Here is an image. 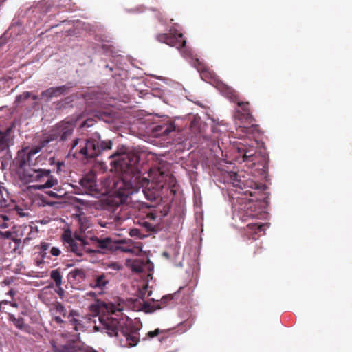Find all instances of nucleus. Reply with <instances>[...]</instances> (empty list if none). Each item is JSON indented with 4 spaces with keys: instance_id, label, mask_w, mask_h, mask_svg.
<instances>
[{
    "instance_id": "60",
    "label": "nucleus",
    "mask_w": 352,
    "mask_h": 352,
    "mask_svg": "<svg viewBox=\"0 0 352 352\" xmlns=\"http://www.w3.org/2000/svg\"><path fill=\"white\" fill-rule=\"evenodd\" d=\"M250 196H253V194L252 192H250Z\"/></svg>"
},
{
    "instance_id": "5",
    "label": "nucleus",
    "mask_w": 352,
    "mask_h": 352,
    "mask_svg": "<svg viewBox=\"0 0 352 352\" xmlns=\"http://www.w3.org/2000/svg\"><path fill=\"white\" fill-rule=\"evenodd\" d=\"M158 217L157 210L155 208H149L148 212L146 214V217L139 220L138 222L141 226V228L131 229L129 231L130 236L138 239H144L149 236L151 233L156 232L157 223H151L150 221L155 222Z\"/></svg>"
},
{
    "instance_id": "42",
    "label": "nucleus",
    "mask_w": 352,
    "mask_h": 352,
    "mask_svg": "<svg viewBox=\"0 0 352 352\" xmlns=\"http://www.w3.org/2000/svg\"><path fill=\"white\" fill-rule=\"evenodd\" d=\"M114 222L116 223V225L120 224L122 221H123L125 219V217H121L118 214H114L113 216Z\"/></svg>"
},
{
    "instance_id": "23",
    "label": "nucleus",
    "mask_w": 352,
    "mask_h": 352,
    "mask_svg": "<svg viewBox=\"0 0 352 352\" xmlns=\"http://www.w3.org/2000/svg\"><path fill=\"white\" fill-rule=\"evenodd\" d=\"M82 350L78 342H71L61 346L60 352H79Z\"/></svg>"
},
{
    "instance_id": "6",
    "label": "nucleus",
    "mask_w": 352,
    "mask_h": 352,
    "mask_svg": "<svg viewBox=\"0 0 352 352\" xmlns=\"http://www.w3.org/2000/svg\"><path fill=\"white\" fill-rule=\"evenodd\" d=\"M61 240L65 248L78 256H82L84 253H100L99 250H94L87 247V243H85V239L81 236H76L73 238L70 231L65 232L61 236Z\"/></svg>"
},
{
    "instance_id": "47",
    "label": "nucleus",
    "mask_w": 352,
    "mask_h": 352,
    "mask_svg": "<svg viewBox=\"0 0 352 352\" xmlns=\"http://www.w3.org/2000/svg\"><path fill=\"white\" fill-rule=\"evenodd\" d=\"M7 201L5 199L0 200V209L6 208L7 207Z\"/></svg>"
},
{
    "instance_id": "54",
    "label": "nucleus",
    "mask_w": 352,
    "mask_h": 352,
    "mask_svg": "<svg viewBox=\"0 0 352 352\" xmlns=\"http://www.w3.org/2000/svg\"><path fill=\"white\" fill-rule=\"evenodd\" d=\"M18 214H19L20 216H21V217L25 216V214H24L23 212H19V211H18Z\"/></svg>"
},
{
    "instance_id": "38",
    "label": "nucleus",
    "mask_w": 352,
    "mask_h": 352,
    "mask_svg": "<svg viewBox=\"0 0 352 352\" xmlns=\"http://www.w3.org/2000/svg\"><path fill=\"white\" fill-rule=\"evenodd\" d=\"M41 97L45 98L47 102L53 98L52 91L50 90V88L47 89L46 90L43 91L41 93Z\"/></svg>"
},
{
    "instance_id": "32",
    "label": "nucleus",
    "mask_w": 352,
    "mask_h": 352,
    "mask_svg": "<svg viewBox=\"0 0 352 352\" xmlns=\"http://www.w3.org/2000/svg\"><path fill=\"white\" fill-rule=\"evenodd\" d=\"M231 179L232 180L233 184L236 186H239L242 188L243 185L244 186H245L244 182L241 179H239V175L236 173H233L231 175Z\"/></svg>"
},
{
    "instance_id": "58",
    "label": "nucleus",
    "mask_w": 352,
    "mask_h": 352,
    "mask_svg": "<svg viewBox=\"0 0 352 352\" xmlns=\"http://www.w3.org/2000/svg\"><path fill=\"white\" fill-rule=\"evenodd\" d=\"M87 122H88V120L85 121V122H84V124H83V125H84V126L87 125V126H89V124H87Z\"/></svg>"
},
{
    "instance_id": "33",
    "label": "nucleus",
    "mask_w": 352,
    "mask_h": 352,
    "mask_svg": "<svg viewBox=\"0 0 352 352\" xmlns=\"http://www.w3.org/2000/svg\"><path fill=\"white\" fill-rule=\"evenodd\" d=\"M3 305H10L12 307L18 308L19 304L16 302L13 301H8L6 300H3L0 301V313L6 312L4 311V308H3Z\"/></svg>"
},
{
    "instance_id": "30",
    "label": "nucleus",
    "mask_w": 352,
    "mask_h": 352,
    "mask_svg": "<svg viewBox=\"0 0 352 352\" xmlns=\"http://www.w3.org/2000/svg\"><path fill=\"white\" fill-rule=\"evenodd\" d=\"M258 125L252 124L250 126H239L238 131L244 132L247 134H252L258 129Z\"/></svg>"
},
{
    "instance_id": "14",
    "label": "nucleus",
    "mask_w": 352,
    "mask_h": 352,
    "mask_svg": "<svg viewBox=\"0 0 352 352\" xmlns=\"http://www.w3.org/2000/svg\"><path fill=\"white\" fill-rule=\"evenodd\" d=\"M235 102L237 104L238 107L234 113V118L241 123L248 122L251 124L254 119L250 109V103L248 102H241L239 98Z\"/></svg>"
},
{
    "instance_id": "53",
    "label": "nucleus",
    "mask_w": 352,
    "mask_h": 352,
    "mask_svg": "<svg viewBox=\"0 0 352 352\" xmlns=\"http://www.w3.org/2000/svg\"><path fill=\"white\" fill-rule=\"evenodd\" d=\"M1 227L2 228H7L8 227V224L6 223H3L2 225H1Z\"/></svg>"
},
{
    "instance_id": "11",
    "label": "nucleus",
    "mask_w": 352,
    "mask_h": 352,
    "mask_svg": "<svg viewBox=\"0 0 352 352\" xmlns=\"http://www.w3.org/2000/svg\"><path fill=\"white\" fill-rule=\"evenodd\" d=\"M192 65L199 72L201 79L204 81L213 85L214 87L217 85V81H221L215 72L199 59H194Z\"/></svg>"
},
{
    "instance_id": "37",
    "label": "nucleus",
    "mask_w": 352,
    "mask_h": 352,
    "mask_svg": "<svg viewBox=\"0 0 352 352\" xmlns=\"http://www.w3.org/2000/svg\"><path fill=\"white\" fill-rule=\"evenodd\" d=\"M61 254V250L58 247L51 246L50 249V256L58 257Z\"/></svg>"
},
{
    "instance_id": "20",
    "label": "nucleus",
    "mask_w": 352,
    "mask_h": 352,
    "mask_svg": "<svg viewBox=\"0 0 352 352\" xmlns=\"http://www.w3.org/2000/svg\"><path fill=\"white\" fill-rule=\"evenodd\" d=\"M86 278L85 270L82 268H75L71 270L68 274V279L73 283H81Z\"/></svg>"
},
{
    "instance_id": "36",
    "label": "nucleus",
    "mask_w": 352,
    "mask_h": 352,
    "mask_svg": "<svg viewBox=\"0 0 352 352\" xmlns=\"http://www.w3.org/2000/svg\"><path fill=\"white\" fill-rule=\"evenodd\" d=\"M12 130H13V126H9L8 127L4 132H1L0 131V135L1 136H6L8 139V142L9 143H12V139L11 138V133L12 132Z\"/></svg>"
},
{
    "instance_id": "21",
    "label": "nucleus",
    "mask_w": 352,
    "mask_h": 352,
    "mask_svg": "<svg viewBox=\"0 0 352 352\" xmlns=\"http://www.w3.org/2000/svg\"><path fill=\"white\" fill-rule=\"evenodd\" d=\"M173 300V296L171 295L164 296L162 298L160 302H157L156 305L153 306H151V305L147 302H144L143 307L145 310L148 311H153L156 309H160L166 306L168 301Z\"/></svg>"
},
{
    "instance_id": "9",
    "label": "nucleus",
    "mask_w": 352,
    "mask_h": 352,
    "mask_svg": "<svg viewBox=\"0 0 352 352\" xmlns=\"http://www.w3.org/2000/svg\"><path fill=\"white\" fill-rule=\"evenodd\" d=\"M156 39L177 49H181L186 46V41L183 34L177 32L175 29H170L169 33H161L156 35Z\"/></svg>"
},
{
    "instance_id": "46",
    "label": "nucleus",
    "mask_w": 352,
    "mask_h": 352,
    "mask_svg": "<svg viewBox=\"0 0 352 352\" xmlns=\"http://www.w3.org/2000/svg\"><path fill=\"white\" fill-rule=\"evenodd\" d=\"M86 296L87 297H91V298H96L97 296H98V294L96 292H87L86 293Z\"/></svg>"
},
{
    "instance_id": "48",
    "label": "nucleus",
    "mask_w": 352,
    "mask_h": 352,
    "mask_svg": "<svg viewBox=\"0 0 352 352\" xmlns=\"http://www.w3.org/2000/svg\"><path fill=\"white\" fill-rule=\"evenodd\" d=\"M56 288H57V293H58V294L60 296H62L64 294V293H65L64 289L62 288L61 286L56 287Z\"/></svg>"
},
{
    "instance_id": "19",
    "label": "nucleus",
    "mask_w": 352,
    "mask_h": 352,
    "mask_svg": "<svg viewBox=\"0 0 352 352\" xmlns=\"http://www.w3.org/2000/svg\"><path fill=\"white\" fill-rule=\"evenodd\" d=\"M79 317L80 315L78 311L74 309L71 310L67 316V318L69 319L70 324L72 326V329L76 331H80L84 328L82 321L79 319Z\"/></svg>"
},
{
    "instance_id": "51",
    "label": "nucleus",
    "mask_w": 352,
    "mask_h": 352,
    "mask_svg": "<svg viewBox=\"0 0 352 352\" xmlns=\"http://www.w3.org/2000/svg\"><path fill=\"white\" fill-rule=\"evenodd\" d=\"M84 352H98L96 350H94L92 348H88V349H86Z\"/></svg>"
},
{
    "instance_id": "59",
    "label": "nucleus",
    "mask_w": 352,
    "mask_h": 352,
    "mask_svg": "<svg viewBox=\"0 0 352 352\" xmlns=\"http://www.w3.org/2000/svg\"><path fill=\"white\" fill-rule=\"evenodd\" d=\"M3 308H4V311H6L5 313H7V311H6V305H3Z\"/></svg>"
},
{
    "instance_id": "12",
    "label": "nucleus",
    "mask_w": 352,
    "mask_h": 352,
    "mask_svg": "<svg viewBox=\"0 0 352 352\" xmlns=\"http://www.w3.org/2000/svg\"><path fill=\"white\" fill-rule=\"evenodd\" d=\"M85 243H87V247L96 248L104 251H113L118 249L116 242L113 241L109 237L100 239L97 236L90 237L88 240L85 239Z\"/></svg>"
},
{
    "instance_id": "62",
    "label": "nucleus",
    "mask_w": 352,
    "mask_h": 352,
    "mask_svg": "<svg viewBox=\"0 0 352 352\" xmlns=\"http://www.w3.org/2000/svg\"><path fill=\"white\" fill-rule=\"evenodd\" d=\"M102 226H103V227H107L106 224H104V225H102Z\"/></svg>"
},
{
    "instance_id": "7",
    "label": "nucleus",
    "mask_w": 352,
    "mask_h": 352,
    "mask_svg": "<svg viewBox=\"0 0 352 352\" xmlns=\"http://www.w3.org/2000/svg\"><path fill=\"white\" fill-rule=\"evenodd\" d=\"M74 129L75 124L73 122L61 121L53 126L50 134L41 140L43 146L45 147L50 142L58 139L62 142L67 140L72 135Z\"/></svg>"
},
{
    "instance_id": "52",
    "label": "nucleus",
    "mask_w": 352,
    "mask_h": 352,
    "mask_svg": "<svg viewBox=\"0 0 352 352\" xmlns=\"http://www.w3.org/2000/svg\"><path fill=\"white\" fill-rule=\"evenodd\" d=\"M30 97H32V98L34 100H38V96H37V95H32V94H31V96H30Z\"/></svg>"
},
{
    "instance_id": "44",
    "label": "nucleus",
    "mask_w": 352,
    "mask_h": 352,
    "mask_svg": "<svg viewBox=\"0 0 352 352\" xmlns=\"http://www.w3.org/2000/svg\"><path fill=\"white\" fill-rule=\"evenodd\" d=\"M120 249L125 252H133L134 248L133 247L127 246V247H121Z\"/></svg>"
},
{
    "instance_id": "16",
    "label": "nucleus",
    "mask_w": 352,
    "mask_h": 352,
    "mask_svg": "<svg viewBox=\"0 0 352 352\" xmlns=\"http://www.w3.org/2000/svg\"><path fill=\"white\" fill-rule=\"evenodd\" d=\"M96 175L93 173L85 175L79 182L82 187V193L96 195L98 194L96 188Z\"/></svg>"
},
{
    "instance_id": "27",
    "label": "nucleus",
    "mask_w": 352,
    "mask_h": 352,
    "mask_svg": "<svg viewBox=\"0 0 352 352\" xmlns=\"http://www.w3.org/2000/svg\"><path fill=\"white\" fill-rule=\"evenodd\" d=\"M54 187V188L53 190H48L46 192V194L50 197L54 198H62L66 195L65 190L59 188L58 185Z\"/></svg>"
},
{
    "instance_id": "18",
    "label": "nucleus",
    "mask_w": 352,
    "mask_h": 352,
    "mask_svg": "<svg viewBox=\"0 0 352 352\" xmlns=\"http://www.w3.org/2000/svg\"><path fill=\"white\" fill-rule=\"evenodd\" d=\"M50 313L53 316V320L57 324L64 323V320L61 318L67 317V310L62 303L60 302H55L50 307Z\"/></svg>"
},
{
    "instance_id": "22",
    "label": "nucleus",
    "mask_w": 352,
    "mask_h": 352,
    "mask_svg": "<svg viewBox=\"0 0 352 352\" xmlns=\"http://www.w3.org/2000/svg\"><path fill=\"white\" fill-rule=\"evenodd\" d=\"M175 126L173 123H166L163 125H157L155 127V131L159 135H168L170 133L175 131Z\"/></svg>"
},
{
    "instance_id": "49",
    "label": "nucleus",
    "mask_w": 352,
    "mask_h": 352,
    "mask_svg": "<svg viewBox=\"0 0 352 352\" xmlns=\"http://www.w3.org/2000/svg\"><path fill=\"white\" fill-rule=\"evenodd\" d=\"M181 324L186 327V329H190L192 327V323L190 321H185Z\"/></svg>"
},
{
    "instance_id": "35",
    "label": "nucleus",
    "mask_w": 352,
    "mask_h": 352,
    "mask_svg": "<svg viewBox=\"0 0 352 352\" xmlns=\"http://www.w3.org/2000/svg\"><path fill=\"white\" fill-rule=\"evenodd\" d=\"M31 96V92L24 91L21 94L19 95L16 98V102L20 103L22 101H25Z\"/></svg>"
},
{
    "instance_id": "15",
    "label": "nucleus",
    "mask_w": 352,
    "mask_h": 352,
    "mask_svg": "<svg viewBox=\"0 0 352 352\" xmlns=\"http://www.w3.org/2000/svg\"><path fill=\"white\" fill-rule=\"evenodd\" d=\"M109 283V276L108 274L96 272L91 276L89 286L94 289H98V294H102Z\"/></svg>"
},
{
    "instance_id": "45",
    "label": "nucleus",
    "mask_w": 352,
    "mask_h": 352,
    "mask_svg": "<svg viewBox=\"0 0 352 352\" xmlns=\"http://www.w3.org/2000/svg\"><path fill=\"white\" fill-rule=\"evenodd\" d=\"M16 292L14 289H10L9 292L7 293L8 295L11 296V298H12L11 301H13V302H16L15 300H14V297L16 295Z\"/></svg>"
},
{
    "instance_id": "26",
    "label": "nucleus",
    "mask_w": 352,
    "mask_h": 352,
    "mask_svg": "<svg viewBox=\"0 0 352 352\" xmlns=\"http://www.w3.org/2000/svg\"><path fill=\"white\" fill-rule=\"evenodd\" d=\"M8 319L10 322H12L18 329H23L24 328L25 323L23 318H16L14 314L8 313Z\"/></svg>"
},
{
    "instance_id": "31",
    "label": "nucleus",
    "mask_w": 352,
    "mask_h": 352,
    "mask_svg": "<svg viewBox=\"0 0 352 352\" xmlns=\"http://www.w3.org/2000/svg\"><path fill=\"white\" fill-rule=\"evenodd\" d=\"M10 144L6 136H0V153L8 149Z\"/></svg>"
},
{
    "instance_id": "1",
    "label": "nucleus",
    "mask_w": 352,
    "mask_h": 352,
    "mask_svg": "<svg viewBox=\"0 0 352 352\" xmlns=\"http://www.w3.org/2000/svg\"><path fill=\"white\" fill-rule=\"evenodd\" d=\"M111 164L115 171L121 175V184L126 188L138 191L142 188V192L150 201H155L160 197L164 191V184L157 178L153 171L150 182L144 177L139 170V154L134 151H128L125 147H122L111 155Z\"/></svg>"
},
{
    "instance_id": "41",
    "label": "nucleus",
    "mask_w": 352,
    "mask_h": 352,
    "mask_svg": "<svg viewBox=\"0 0 352 352\" xmlns=\"http://www.w3.org/2000/svg\"><path fill=\"white\" fill-rule=\"evenodd\" d=\"M39 255L41 258V261L38 262V265L44 262L45 259H52V257L50 256V254H47V252H43L41 250H39Z\"/></svg>"
},
{
    "instance_id": "2",
    "label": "nucleus",
    "mask_w": 352,
    "mask_h": 352,
    "mask_svg": "<svg viewBox=\"0 0 352 352\" xmlns=\"http://www.w3.org/2000/svg\"><path fill=\"white\" fill-rule=\"evenodd\" d=\"M89 310L93 316H98L99 324L94 329L102 331L109 336L117 337L121 346H134L140 341L138 329L132 324L127 316H124L122 310L116 308L113 303L97 300L89 305Z\"/></svg>"
},
{
    "instance_id": "39",
    "label": "nucleus",
    "mask_w": 352,
    "mask_h": 352,
    "mask_svg": "<svg viewBox=\"0 0 352 352\" xmlns=\"http://www.w3.org/2000/svg\"><path fill=\"white\" fill-rule=\"evenodd\" d=\"M167 331H166V330H161L160 329H156L154 331H148L147 333V336L149 338H153L160 333H166Z\"/></svg>"
},
{
    "instance_id": "56",
    "label": "nucleus",
    "mask_w": 352,
    "mask_h": 352,
    "mask_svg": "<svg viewBox=\"0 0 352 352\" xmlns=\"http://www.w3.org/2000/svg\"><path fill=\"white\" fill-rule=\"evenodd\" d=\"M4 221H8L9 219L6 216L3 217Z\"/></svg>"
},
{
    "instance_id": "40",
    "label": "nucleus",
    "mask_w": 352,
    "mask_h": 352,
    "mask_svg": "<svg viewBox=\"0 0 352 352\" xmlns=\"http://www.w3.org/2000/svg\"><path fill=\"white\" fill-rule=\"evenodd\" d=\"M51 247V244L50 243L47 242H41L40 245L38 247V248L43 252H47V254H50V249Z\"/></svg>"
},
{
    "instance_id": "28",
    "label": "nucleus",
    "mask_w": 352,
    "mask_h": 352,
    "mask_svg": "<svg viewBox=\"0 0 352 352\" xmlns=\"http://www.w3.org/2000/svg\"><path fill=\"white\" fill-rule=\"evenodd\" d=\"M50 278L55 283L56 287L62 286L63 276H62L59 270L56 269V270H52L50 272Z\"/></svg>"
},
{
    "instance_id": "55",
    "label": "nucleus",
    "mask_w": 352,
    "mask_h": 352,
    "mask_svg": "<svg viewBox=\"0 0 352 352\" xmlns=\"http://www.w3.org/2000/svg\"><path fill=\"white\" fill-rule=\"evenodd\" d=\"M253 184H254V187H255V188H256V189H258V186H259V185H258V184H256V183H254Z\"/></svg>"
},
{
    "instance_id": "29",
    "label": "nucleus",
    "mask_w": 352,
    "mask_h": 352,
    "mask_svg": "<svg viewBox=\"0 0 352 352\" xmlns=\"http://www.w3.org/2000/svg\"><path fill=\"white\" fill-rule=\"evenodd\" d=\"M145 265L144 261L136 259L133 262L131 269L135 272H142L144 270Z\"/></svg>"
},
{
    "instance_id": "61",
    "label": "nucleus",
    "mask_w": 352,
    "mask_h": 352,
    "mask_svg": "<svg viewBox=\"0 0 352 352\" xmlns=\"http://www.w3.org/2000/svg\"><path fill=\"white\" fill-rule=\"evenodd\" d=\"M146 289H147V286H145V287H144V290H146Z\"/></svg>"
},
{
    "instance_id": "34",
    "label": "nucleus",
    "mask_w": 352,
    "mask_h": 352,
    "mask_svg": "<svg viewBox=\"0 0 352 352\" xmlns=\"http://www.w3.org/2000/svg\"><path fill=\"white\" fill-rule=\"evenodd\" d=\"M155 209L158 210V214H160V219L161 220L162 217H166L168 214V212L170 210V206L168 204H166L163 208H155Z\"/></svg>"
},
{
    "instance_id": "24",
    "label": "nucleus",
    "mask_w": 352,
    "mask_h": 352,
    "mask_svg": "<svg viewBox=\"0 0 352 352\" xmlns=\"http://www.w3.org/2000/svg\"><path fill=\"white\" fill-rule=\"evenodd\" d=\"M71 86L64 85L59 87H50L53 97H58L68 92Z\"/></svg>"
},
{
    "instance_id": "50",
    "label": "nucleus",
    "mask_w": 352,
    "mask_h": 352,
    "mask_svg": "<svg viewBox=\"0 0 352 352\" xmlns=\"http://www.w3.org/2000/svg\"><path fill=\"white\" fill-rule=\"evenodd\" d=\"M64 166V162H58L57 164H56V167H57V172H59L60 170V168L62 166Z\"/></svg>"
},
{
    "instance_id": "10",
    "label": "nucleus",
    "mask_w": 352,
    "mask_h": 352,
    "mask_svg": "<svg viewBox=\"0 0 352 352\" xmlns=\"http://www.w3.org/2000/svg\"><path fill=\"white\" fill-rule=\"evenodd\" d=\"M238 158L241 157L242 162H245L250 167L254 166L259 163L260 153L257 152L254 146L241 144L237 146Z\"/></svg>"
},
{
    "instance_id": "17",
    "label": "nucleus",
    "mask_w": 352,
    "mask_h": 352,
    "mask_svg": "<svg viewBox=\"0 0 352 352\" xmlns=\"http://www.w3.org/2000/svg\"><path fill=\"white\" fill-rule=\"evenodd\" d=\"M225 97L229 99L231 102H234L238 101L239 96L237 92L230 86L221 81H217V85L215 87Z\"/></svg>"
},
{
    "instance_id": "4",
    "label": "nucleus",
    "mask_w": 352,
    "mask_h": 352,
    "mask_svg": "<svg viewBox=\"0 0 352 352\" xmlns=\"http://www.w3.org/2000/svg\"><path fill=\"white\" fill-rule=\"evenodd\" d=\"M33 167L23 170L22 178L26 183H38L34 186L37 189L53 188L58 184V180L51 175L50 170Z\"/></svg>"
},
{
    "instance_id": "43",
    "label": "nucleus",
    "mask_w": 352,
    "mask_h": 352,
    "mask_svg": "<svg viewBox=\"0 0 352 352\" xmlns=\"http://www.w3.org/2000/svg\"><path fill=\"white\" fill-rule=\"evenodd\" d=\"M0 234L4 239H9L11 236L12 233L10 231H6V232H0Z\"/></svg>"
},
{
    "instance_id": "8",
    "label": "nucleus",
    "mask_w": 352,
    "mask_h": 352,
    "mask_svg": "<svg viewBox=\"0 0 352 352\" xmlns=\"http://www.w3.org/2000/svg\"><path fill=\"white\" fill-rule=\"evenodd\" d=\"M45 146H43V144L39 141L38 144L33 146L31 149L28 147L23 148L17 152L16 157L14 159V163L19 168L26 169L25 167L35 166L36 165V161L38 157H36L34 161L32 157L39 153Z\"/></svg>"
},
{
    "instance_id": "25",
    "label": "nucleus",
    "mask_w": 352,
    "mask_h": 352,
    "mask_svg": "<svg viewBox=\"0 0 352 352\" xmlns=\"http://www.w3.org/2000/svg\"><path fill=\"white\" fill-rule=\"evenodd\" d=\"M264 224L249 223L247 226V232L250 234H256L264 231Z\"/></svg>"
},
{
    "instance_id": "57",
    "label": "nucleus",
    "mask_w": 352,
    "mask_h": 352,
    "mask_svg": "<svg viewBox=\"0 0 352 352\" xmlns=\"http://www.w3.org/2000/svg\"><path fill=\"white\" fill-rule=\"evenodd\" d=\"M6 0H0V6L5 2Z\"/></svg>"
},
{
    "instance_id": "3",
    "label": "nucleus",
    "mask_w": 352,
    "mask_h": 352,
    "mask_svg": "<svg viewBox=\"0 0 352 352\" xmlns=\"http://www.w3.org/2000/svg\"><path fill=\"white\" fill-rule=\"evenodd\" d=\"M111 140H102L100 133L95 132L87 139L74 140L69 154L73 155L74 157H78V155H80L86 160L94 159L103 151L111 149Z\"/></svg>"
},
{
    "instance_id": "13",
    "label": "nucleus",
    "mask_w": 352,
    "mask_h": 352,
    "mask_svg": "<svg viewBox=\"0 0 352 352\" xmlns=\"http://www.w3.org/2000/svg\"><path fill=\"white\" fill-rule=\"evenodd\" d=\"M154 174L157 178L162 181V184H164V190H169L170 194L174 196L177 190L175 189L177 180L172 174L166 173L160 168L153 170Z\"/></svg>"
}]
</instances>
